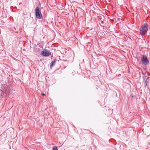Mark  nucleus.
I'll return each instance as SVG.
<instances>
[{"label":"nucleus","instance_id":"nucleus-1","mask_svg":"<svg viewBox=\"0 0 150 150\" xmlns=\"http://www.w3.org/2000/svg\"><path fill=\"white\" fill-rule=\"evenodd\" d=\"M149 26L147 23L142 25L140 28V33L142 35H144L148 30Z\"/></svg>","mask_w":150,"mask_h":150},{"label":"nucleus","instance_id":"nucleus-2","mask_svg":"<svg viewBox=\"0 0 150 150\" xmlns=\"http://www.w3.org/2000/svg\"><path fill=\"white\" fill-rule=\"evenodd\" d=\"M35 13L37 18L39 19L41 18V16L42 15L39 7H37L35 8Z\"/></svg>","mask_w":150,"mask_h":150},{"label":"nucleus","instance_id":"nucleus-3","mask_svg":"<svg viewBox=\"0 0 150 150\" xmlns=\"http://www.w3.org/2000/svg\"><path fill=\"white\" fill-rule=\"evenodd\" d=\"M51 54L50 52L47 50H45L44 51H42L41 54L44 57H48Z\"/></svg>","mask_w":150,"mask_h":150},{"label":"nucleus","instance_id":"nucleus-4","mask_svg":"<svg viewBox=\"0 0 150 150\" xmlns=\"http://www.w3.org/2000/svg\"><path fill=\"white\" fill-rule=\"evenodd\" d=\"M141 60L143 62V63L145 65L148 64L149 61L147 59V57L146 56H143L142 58L141 59Z\"/></svg>","mask_w":150,"mask_h":150},{"label":"nucleus","instance_id":"nucleus-5","mask_svg":"<svg viewBox=\"0 0 150 150\" xmlns=\"http://www.w3.org/2000/svg\"><path fill=\"white\" fill-rule=\"evenodd\" d=\"M56 62V60L54 59L53 61L51 63L50 65V68H51L54 65V63Z\"/></svg>","mask_w":150,"mask_h":150},{"label":"nucleus","instance_id":"nucleus-6","mask_svg":"<svg viewBox=\"0 0 150 150\" xmlns=\"http://www.w3.org/2000/svg\"><path fill=\"white\" fill-rule=\"evenodd\" d=\"M52 150H58L57 147L56 146H54L52 148Z\"/></svg>","mask_w":150,"mask_h":150},{"label":"nucleus","instance_id":"nucleus-7","mask_svg":"<svg viewBox=\"0 0 150 150\" xmlns=\"http://www.w3.org/2000/svg\"><path fill=\"white\" fill-rule=\"evenodd\" d=\"M41 95L43 96H45V94L44 93H42L41 94Z\"/></svg>","mask_w":150,"mask_h":150}]
</instances>
